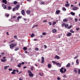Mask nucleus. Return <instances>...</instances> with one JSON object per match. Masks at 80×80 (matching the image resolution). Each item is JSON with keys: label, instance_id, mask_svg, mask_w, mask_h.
Instances as JSON below:
<instances>
[{"label": "nucleus", "instance_id": "obj_42", "mask_svg": "<svg viewBox=\"0 0 80 80\" xmlns=\"http://www.w3.org/2000/svg\"><path fill=\"white\" fill-rule=\"evenodd\" d=\"M13 3H14V5L17 4V1H14Z\"/></svg>", "mask_w": 80, "mask_h": 80}, {"label": "nucleus", "instance_id": "obj_48", "mask_svg": "<svg viewBox=\"0 0 80 80\" xmlns=\"http://www.w3.org/2000/svg\"><path fill=\"white\" fill-rule=\"evenodd\" d=\"M78 74H80V69H79L78 70Z\"/></svg>", "mask_w": 80, "mask_h": 80}, {"label": "nucleus", "instance_id": "obj_14", "mask_svg": "<svg viewBox=\"0 0 80 80\" xmlns=\"http://www.w3.org/2000/svg\"><path fill=\"white\" fill-rule=\"evenodd\" d=\"M9 16H10V15H9V14L7 13H6L5 14V17H7V18H8V17Z\"/></svg>", "mask_w": 80, "mask_h": 80}, {"label": "nucleus", "instance_id": "obj_29", "mask_svg": "<svg viewBox=\"0 0 80 80\" xmlns=\"http://www.w3.org/2000/svg\"><path fill=\"white\" fill-rule=\"evenodd\" d=\"M76 63H77V64H78V65H79V62H78V59H77L76 60Z\"/></svg>", "mask_w": 80, "mask_h": 80}, {"label": "nucleus", "instance_id": "obj_53", "mask_svg": "<svg viewBox=\"0 0 80 80\" xmlns=\"http://www.w3.org/2000/svg\"><path fill=\"white\" fill-rule=\"evenodd\" d=\"M43 22H47V20H45L43 21Z\"/></svg>", "mask_w": 80, "mask_h": 80}, {"label": "nucleus", "instance_id": "obj_47", "mask_svg": "<svg viewBox=\"0 0 80 80\" xmlns=\"http://www.w3.org/2000/svg\"><path fill=\"white\" fill-rule=\"evenodd\" d=\"M48 23H49V25H52V22H48Z\"/></svg>", "mask_w": 80, "mask_h": 80}, {"label": "nucleus", "instance_id": "obj_12", "mask_svg": "<svg viewBox=\"0 0 80 80\" xmlns=\"http://www.w3.org/2000/svg\"><path fill=\"white\" fill-rule=\"evenodd\" d=\"M68 21V19L65 18L63 20V22H67Z\"/></svg>", "mask_w": 80, "mask_h": 80}, {"label": "nucleus", "instance_id": "obj_2", "mask_svg": "<svg viewBox=\"0 0 80 80\" xmlns=\"http://www.w3.org/2000/svg\"><path fill=\"white\" fill-rule=\"evenodd\" d=\"M67 71V70L65 68H62L60 69V72L62 73H65Z\"/></svg>", "mask_w": 80, "mask_h": 80}, {"label": "nucleus", "instance_id": "obj_21", "mask_svg": "<svg viewBox=\"0 0 80 80\" xmlns=\"http://www.w3.org/2000/svg\"><path fill=\"white\" fill-rule=\"evenodd\" d=\"M52 32L55 33H56L57 32V29H54L52 30Z\"/></svg>", "mask_w": 80, "mask_h": 80}, {"label": "nucleus", "instance_id": "obj_17", "mask_svg": "<svg viewBox=\"0 0 80 80\" xmlns=\"http://www.w3.org/2000/svg\"><path fill=\"white\" fill-rule=\"evenodd\" d=\"M65 7H70V3L66 4H65Z\"/></svg>", "mask_w": 80, "mask_h": 80}, {"label": "nucleus", "instance_id": "obj_49", "mask_svg": "<svg viewBox=\"0 0 80 80\" xmlns=\"http://www.w3.org/2000/svg\"><path fill=\"white\" fill-rule=\"evenodd\" d=\"M1 55H2L3 56V55H5V53L4 52H2L1 53Z\"/></svg>", "mask_w": 80, "mask_h": 80}, {"label": "nucleus", "instance_id": "obj_36", "mask_svg": "<svg viewBox=\"0 0 80 80\" xmlns=\"http://www.w3.org/2000/svg\"><path fill=\"white\" fill-rule=\"evenodd\" d=\"M34 67L33 66H32L31 68V70H33V68H34Z\"/></svg>", "mask_w": 80, "mask_h": 80}, {"label": "nucleus", "instance_id": "obj_63", "mask_svg": "<svg viewBox=\"0 0 80 80\" xmlns=\"http://www.w3.org/2000/svg\"><path fill=\"white\" fill-rule=\"evenodd\" d=\"M20 15V14H19V13H16V15Z\"/></svg>", "mask_w": 80, "mask_h": 80}, {"label": "nucleus", "instance_id": "obj_58", "mask_svg": "<svg viewBox=\"0 0 80 80\" xmlns=\"http://www.w3.org/2000/svg\"><path fill=\"white\" fill-rule=\"evenodd\" d=\"M22 73V72L20 71L18 73V74H20V73Z\"/></svg>", "mask_w": 80, "mask_h": 80}, {"label": "nucleus", "instance_id": "obj_26", "mask_svg": "<svg viewBox=\"0 0 80 80\" xmlns=\"http://www.w3.org/2000/svg\"><path fill=\"white\" fill-rule=\"evenodd\" d=\"M23 49L24 51H26V50H27V47H24L23 48Z\"/></svg>", "mask_w": 80, "mask_h": 80}, {"label": "nucleus", "instance_id": "obj_34", "mask_svg": "<svg viewBox=\"0 0 80 80\" xmlns=\"http://www.w3.org/2000/svg\"><path fill=\"white\" fill-rule=\"evenodd\" d=\"M65 25V23H63L62 24V27H63Z\"/></svg>", "mask_w": 80, "mask_h": 80}, {"label": "nucleus", "instance_id": "obj_13", "mask_svg": "<svg viewBox=\"0 0 80 80\" xmlns=\"http://www.w3.org/2000/svg\"><path fill=\"white\" fill-rule=\"evenodd\" d=\"M15 72H16L15 69L13 70L12 72H11V74H15Z\"/></svg>", "mask_w": 80, "mask_h": 80}, {"label": "nucleus", "instance_id": "obj_41", "mask_svg": "<svg viewBox=\"0 0 80 80\" xmlns=\"http://www.w3.org/2000/svg\"><path fill=\"white\" fill-rule=\"evenodd\" d=\"M18 49H19L18 48H17L15 49L14 50L15 51H17V50H18Z\"/></svg>", "mask_w": 80, "mask_h": 80}, {"label": "nucleus", "instance_id": "obj_59", "mask_svg": "<svg viewBox=\"0 0 80 80\" xmlns=\"http://www.w3.org/2000/svg\"><path fill=\"white\" fill-rule=\"evenodd\" d=\"M43 35H41L40 36V38H43Z\"/></svg>", "mask_w": 80, "mask_h": 80}, {"label": "nucleus", "instance_id": "obj_25", "mask_svg": "<svg viewBox=\"0 0 80 80\" xmlns=\"http://www.w3.org/2000/svg\"><path fill=\"white\" fill-rule=\"evenodd\" d=\"M72 27H73V26H72V25H71L69 26H68V29H70V28H72Z\"/></svg>", "mask_w": 80, "mask_h": 80}, {"label": "nucleus", "instance_id": "obj_33", "mask_svg": "<svg viewBox=\"0 0 80 80\" xmlns=\"http://www.w3.org/2000/svg\"><path fill=\"white\" fill-rule=\"evenodd\" d=\"M74 71L75 73H77V70L75 69Z\"/></svg>", "mask_w": 80, "mask_h": 80}, {"label": "nucleus", "instance_id": "obj_10", "mask_svg": "<svg viewBox=\"0 0 80 80\" xmlns=\"http://www.w3.org/2000/svg\"><path fill=\"white\" fill-rule=\"evenodd\" d=\"M60 10H58L56 11V13L57 15H58L60 13Z\"/></svg>", "mask_w": 80, "mask_h": 80}, {"label": "nucleus", "instance_id": "obj_43", "mask_svg": "<svg viewBox=\"0 0 80 80\" xmlns=\"http://www.w3.org/2000/svg\"><path fill=\"white\" fill-rule=\"evenodd\" d=\"M76 30L77 31H78V30H80V28H76Z\"/></svg>", "mask_w": 80, "mask_h": 80}, {"label": "nucleus", "instance_id": "obj_38", "mask_svg": "<svg viewBox=\"0 0 80 80\" xmlns=\"http://www.w3.org/2000/svg\"><path fill=\"white\" fill-rule=\"evenodd\" d=\"M62 10H63V11H66V8H62Z\"/></svg>", "mask_w": 80, "mask_h": 80}, {"label": "nucleus", "instance_id": "obj_45", "mask_svg": "<svg viewBox=\"0 0 80 80\" xmlns=\"http://www.w3.org/2000/svg\"><path fill=\"white\" fill-rule=\"evenodd\" d=\"M74 20L75 21V22H77V21H78V19L77 18H75L74 19Z\"/></svg>", "mask_w": 80, "mask_h": 80}, {"label": "nucleus", "instance_id": "obj_32", "mask_svg": "<svg viewBox=\"0 0 80 80\" xmlns=\"http://www.w3.org/2000/svg\"><path fill=\"white\" fill-rule=\"evenodd\" d=\"M70 32H71V33H74V31L72 29L70 30Z\"/></svg>", "mask_w": 80, "mask_h": 80}, {"label": "nucleus", "instance_id": "obj_64", "mask_svg": "<svg viewBox=\"0 0 80 80\" xmlns=\"http://www.w3.org/2000/svg\"><path fill=\"white\" fill-rule=\"evenodd\" d=\"M78 58V56L74 58V59H76V58Z\"/></svg>", "mask_w": 80, "mask_h": 80}, {"label": "nucleus", "instance_id": "obj_15", "mask_svg": "<svg viewBox=\"0 0 80 80\" xmlns=\"http://www.w3.org/2000/svg\"><path fill=\"white\" fill-rule=\"evenodd\" d=\"M2 2L3 3H4L5 4H7V1L6 0H2Z\"/></svg>", "mask_w": 80, "mask_h": 80}, {"label": "nucleus", "instance_id": "obj_55", "mask_svg": "<svg viewBox=\"0 0 80 80\" xmlns=\"http://www.w3.org/2000/svg\"><path fill=\"white\" fill-rule=\"evenodd\" d=\"M14 38H15V39L17 38V36H14Z\"/></svg>", "mask_w": 80, "mask_h": 80}, {"label": "nucleus", "instance_id": "obj_5", "mask_svg": "<svg viewBox=\"0 0 80 80\" xmlns=\"http://www.w3.org/2000/svg\"><path fill=\"white\" fill-rule=\"evenodd\" d=\"M78 9H79V8H78V7H74L73 8H72V10H78Z\"/></svg>", "mask_w": 80, "mask_h": 80}, {"label": "nucleus", "instance_id": "obj_7", "mask_svg": "<svg viewBox=\"0 0 80 80\" xmlns=\"http://www.w3.org/2000/svg\"><path fill=\"white\" fill-rule=\"evenodd\" d=\"M21 14L23 15H25V10H22L21 11Z\"/></svg>", "mask_w": 80, "mask_h": 80}, {"label": "nucleus", "instance_id": "obj_35", "mask_svg": "<svg viewBox=\"0 0 80 80\" xmlns=\"http://www.w3.org/2000/svg\"><path fill=\"white\" fill-rule=\"evenodd\" d=\"M42 35H47V33L43 32L42 33Z\"/></svg>", "mask_w": 80, "mask_h": 80}, {"label": "nucleus", "instance_id": "obj_23", "mask_svg": "<svg viewBox=\"0 0 80 80\" xmlns=\"http://www.w3.org/2000/svg\"><path fill=\"white\" fill-rule=\"evenodd\" d=\"M1 60L2 62H5V61H7V59H1Z\"/></svg>", "mask_w": 80, "mask_h": 80}, {"label": "nucleus", "instance_id": "obj_62", "mask_svg": "<svg viewBox=\"0 0 80 80\" xmlns=\"http://www.w3.org/2000/svg\"><path fill=\"white\" fill-rule=\"evenodd\" d=\"M34 41H37V39H35L33 40Z\"/></svg>", "mask_w": 80, "mask_h": 80}, {"label": "nucleus", "instance_id": "obj_56", "mask_svg": "<svg viewBox=\"0 0 80 80\" xmlns=\"http://www.w3.org/2000/svg\"><path fill=\"white\" fill-rule=\"evenodd\" d=\"M44 47L45 48H47V47L46 45H44Z\"/></svg>", "mask_w": 80, "mask_h": 80}, {"label": "nucleus", "instance_id": "obj_54", "mask_svg": "<svg viewBox=\"0 0 80 80\" xmlns=\"http://www.w3.org/2000/svg\"><path fill=\"white\" fill-rule=\"evenodd\" d=\"M14 41H15V40H12L10 42V43H12V42H14Z\"/></svg>", "mask_w": 80, "mask_h": 80}, {"label": "nucleus", "instance_id": "obj_20", "mask_svg": "<svg viewBox=\"0 0 80 80\" xmlns=\"http://www.w3.org/2000/svg\"><path fill=\"white\" fill-rule=\"evenodd\" d=\"M70 13L71 15H73V16H74L75 15V13L73 12H70Z\"/></svg>", "mask_w": 80, "mask_h": 80}, {"label": "nucleus", "instance_id": "obj_57", "mask_svg": "<svg viewBox=\"0 0 80 80\" xmlns=\"http://www.w3.org/2000/svg\"><path fill=\"white\" fill-rule=\"evenodd\" d=\"M27 68V67H26V66H24L23 67V68L25 69V68Z\"/></svg>", "mask_w": 80, "mask_h": 80}, {"label": "nucleus", "instance_id": "obj_28", "mask_svg": "<svg viewBox=\"0 0 80 80\" xmlns=\"http://www.w3.org/2000/svg\"><path fill=\"white\" fill-rule=\"evenodd\" d=\"M34 36H35V34H32L30 37L31 38H33V37H34Z\"/></svg>", "mask_w": 80, "mask_h": 80}, {"label": "nucleus", "instance_id": "obj_22", "mask_svg": "<svg viewBox=\"0 0 80 80\" xmlns=\"http://www.w3.org/2000/svg\"><path fill=\"white\" fill-rule=\"evenodd\" d=\"M22 16H18L17 18V20H19V19H21V18H22Z\"/></svg>", "mask_w": 80, "mask_h": 80}, {"label": "nucleus", "instance_id": "obj_6", "mask_svg": "<svg viewBox=\"0 0 80 80\" xmlns=\"http://www.w3.org/2000/svg\"><path fill=\"white\" fill-rule=\"evenodd\" d=\"M52 63H54V64H56V65H60V63H57L54 61H52Z\"/></svg>", "mask_w": 80, "mask_h": 80}, {"label": "nucleus", "instance_id": "obj_1", "mask_svg": "<svg viewBox=\"0 0 80 80\" xmlns=\"http://www.w3.org/2000/svg\"><path fill=\"white\" fill-rule=\"evenodd\" d=\"M19 7H20V5H17L14 8H13L12 11L14 12L15 10H17L19 8Z\"/></svg>", "mask_w": 80, "mask_h": 80}, {"label": "nucleus", "instance_id": "obj_9", "mask_svg": "<svg viewBox=\"0 0 80 80\" xmlns=\"http://www.w3.org/2000/svg\"><path fill=\"white\" fill-rule=\"evenodd\" d=\"M66 35L67 37H70V36H71V35H72V33H71L70 32H68L67 34Z\"/></svg>", "mask_w": 80, "mask_h": 80}, {"label": "nucleus", "instance_id": "obj_37", "mask_svg": "<svg viewBox=\"0 0 80 80\" xmlns=\"http://www.w3.org/2000/svg\"><path fill=\"white\" fill-rule=\"evenodd\" d=\"M41 5H43L44 4V2H41L40 3Z\"/></svg>", "mask_w": 80, "mask_h": 80}, {"label": "nucleus", "instance_id": "obj_4", "mask_svg": "<svg viewBox=\"0 0 80 80\" xmlns=\"http://www.w3.org/2000/svg\"><path fill=\"white\" fill-rule=\"evenodd\" d=\"M17 43H16L15 44H11L10 45V48L11 49H12V50L13 48L15 47V46H16L17 45Z\"/></svg>", "mask_w": 80, "mask_h": 80}, {"label": "nucleus", "instance_id": "obj_61", "mask_svg": "<svg viewBox=\"0 0 80 80\" xmlns=\"http://www.w3.org/2000/svg\"><path fill=\"white\" fill-rule=\"evenodd\" d=\"M9 70H10V71H12V69L11 68L9 69Z\"/></svg>", "mask_w": 80, "mask_h": 80}, {"label": "nucleus", "instance_id": "obj_19", "mask_svg": "<svg viewBox=\"0 0 80 80\" xmlns=\"http://www.w3.org/2000/svg\"><path fill=\"white\" fill-rule=\"evenodd\" d=\"M70 63H68V64L66 65V67H70Z\"/></svg>", "mask_w": 80, "mask_h": 80}, {"label": "nucleus", "instance_id": "obj_44", "mask_svg": "<svg viewBox=\"0 0 80 80\" xmlns=\"http://www.w3.org/2000/svg\"><path fill=\"white\" fill-rule=\"evenodd\" d=\"M68 26V24H65V28H67Z\"/></svg>", "mask_w": 80, "mask_h": 80}, {"label": "nucleus", "instance_id": "obj_8", "mask_svg": "<svg viewBox=\"0 0 80 80\" xmlns=\"http://www.w3.org/2000/svg\"><path fill=\"white\" fill-rule=\"evenodd\" d=\"M42 60L41 61V62L42 63H43L44 62V60H45V58H44V57H42Z\"/></svg>", "mask_w": 80, "mask_h": 80}, {"label": "nucleus", "instance_id": "obj_51", "mask_svg": "<svg viewBox=\"0 0 80 80\" xmlns=\"http://www.w3.org/2000/svg\"><path fill=\"white\" fill-rule=\"evenodd\" d=\"M19 80H23V78H19Z\"/></svg>", "mask_w": 80, "mask_h": 80}, {"label": "nucleus", "instance_id": "obj_39", "mask_svg": "<svg viewBox=\"0 0 80 80\" xmlns=\"http://www.w3.org/2000/svg\"><path fill=\"white\" fill-rule=\"evenodd\" d=\"M56 23H57V22H53L52 25H55V24H56Z\"/></svg>", "mask_w": 80, "mask_h": 80}, {"label": "nucleus", "instance_id": "obj_3", "mask_svg": "<svg viewBox=\"0 0 80 80\" xmlns=\"http://www.w3.org/2000/svg\"><path fill=\"white\" fill-rule=\"evenodd\" d=\"M28 73L29 74V76L30 77H33V74L32 73V72L31 71L29 70L28 71Z\"/></svg>", "mask_w": 80, "mask_h": 80}, {"label": "nucleus", "instance_id": "obj_46", "mask_svg": "<svg viewBox=\"0 0 80 80\" xmlns=\"http://www.w3.org/2000/svg\"><path fill=\"white\" fill-rule=\"evenodd\" d=\"M38 48H35V50H36V51H38Z\"/></svg>", "mask_w": 80, "mask_h": 80}, {"label": "nucleus", "instance_id": "obj_30", "mask_svg": "<svg viewBox=\"0 0 80 80\" xmlns=\"http://www.w3.org/2000/svg\"><path fill=\"white\" fill-rule=\"evenodd\" d=\"M9 66H6L4 67V69L5 70H7V68H8V67H9Z\"/></svg>", "mask_w": 80, "mask_h": 80}, {"label": "nucleus", "instance_id": "obj_18", "mask_svg": "<svg viewBox=\"0 0 80 80\" xmlns=\"http://www.w3.org/2000/svg\"><path fill=\"white\" fill-rule=\"evenodd\" d=\"M30 12H31V11L30 10H28L26 12V13L27 14H30Z\"/></svg>", "mask_w": 80, "mask_h": 80}, {"label": "nucleus", "instance_id": "obj_40", "mask_svg": "<svg viewBox=\"0 0 80 80\" xmlns=\"http://www.w3.org/2000/svg\"><path fill=\"white\" fill-rule=\"evenodd\" d=\"M8 10H11V9H12V7L10 6H9L8 7Z\"/></svg>", "mask_w": 80, "mask_h": 80}, {"label": "nucleus", "instance_id": "obj_52", "mask_svg": "<svg viewBox=\"0 0 80 80\" xmlns=\"http://www.w3.org/2000/svg\"><path fill=\"white\" fill-rule=\"evenodd\" d=\"M57 79L58 80H60V78L59 77H58L57 78Z\"/></svg>", "mask_w": 80, "mask_h": 80}, {"label": "nucleus", "instance_id": "obj_50", "mask_svg": "<svg viewBox=\"0 0 80 80\" xmlns=\"http://www.w3.org/2000/svg\"><path fill=\"white\" fill-rule=\"evenodd\" d=\"M13 18H16V16H14L12 17Z\"/></svg>", "mask_w": 80, "mask_h": 80}, {"label": "nucleus", "instance_id": "obj_27", "mask_svg": "<svg viewBox=\"0 0 80 80\" xmlns=\"http://www.w3.org/2000/svg\"><path fill=\"white\" fill-rule=\"evenodd\" d=\"M2 7H3L4 9H5V8H7V6L5 4H3L2 5Z\"/></svg>", "mask_w": 80, "mask_h": 80}, {"label": "nucleus", "instance_id": "obj_24", "mask_svg": "<svg viewBox=\"0 0 80 80\" xmlns=\"http://www.w3.org/2000/svg\"><path fill=\"white\" fill-rule=\"evenodd\" d=\"M22 65V64L21 63H19L18 64V67H19V68H20V67H21V65Z\"/></svg>", "mask_w": 80, "mask_h": 80}, {"label": "nucleus", "instance_id": "obj_11", "mask_svg": "<svg viewBox=\"0 0 80 80\" xmlns=\"http://www.w3.org/2000/svg\"><path fill=\"white\" fill-rule=\"evenodd\" d=\"M54 58H56V59H60V57H59V56L56 55L55 57Z\"/></svg>", "mask_w": 80, "mask_h": 80}, {"label": "nucleus", "instance_id": "obj_60", "mask_svg": "<svg viewBox=\"0 0 80 80\" xmlns=\"http://www.w3.org/2000/svg\"><path fill=\"white\" fill-rule=\"evenodd\" d=\"M24 64H25V63H24V62H22V65H24Z\"/></svg>", "mask_w": 80, "mask_h": 80}, {"label": "nucleus", "instance_id": "obj_31", "mask_svg": "<svg viewBox=\"0 0 80 80\" xmlns=\"http://www.w3.org/2000/svg\"><path fill=\"white\" fill-rule=\"evenodd\" d=\"M39 75H40V76H42L43 75V74L42 73L40 72L39 73Z\"/></svg>", "mask_w": 80, "mask_h": 80}, {"label": "nucleus", "instance_id": "obj_16", "mask_svg": "<svg viewBox=\"0 0 80 80\" xmlns=\"http://www.w3.org/2000/svg\"><path fill=\"white\" fill-rule=\"evenodd\" d=\"M48 67L49 68H50L52 67V64L49 63L48 65Z\"/></svg>", "mask_w": 80, "mask_h": 80}]
</instances>
